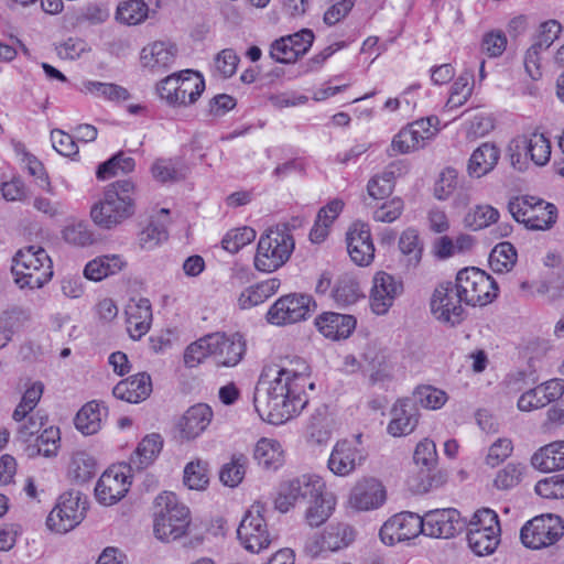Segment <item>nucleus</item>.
Here are the masks:
<instances>
[{
  "label": "nucleus",
  "mask_w": 564,
  "mask_h": 564,
  "mask_svg": "<svg viewBox=\"0 0 564 564\" xmlns=\"http://www.w3.org/2000/svg\"><path fill=\"white\" fill-rule=\"evenodd\" d=\"M270 371L275 376L267 380L269 373L261 375L254 388L253 405L263 421L279 425L303 411L308 402L305 388L314 389V383H308L311 368L301 357L286 359Z\"/></svg>",
  "instance_id": "nucleus-1"
},
{
  "label": "nucleus",
  "mask_w": 564,
  "mask_h": 564,
  "mask_svg": "<svg viewBox=\"0 0 564 564\" xmlns=\"http://www.w3.org/2000/svg\"><path fill=\"white\" fill-rule=\"evenodd\" d=\"M137 209V191L131 180H118L105 188L91 206L90 217L101 229H113L130 219Z\"/></svg>",
  "instance_id": "nucleus-2"
},
{
  "label": "nucleus",
  "mask_w": 564,
  "mask_h": 564,
  "mask_svg": "<svg viewBox=\"0 0 564 564\" xmlns=\"http://www.w3.org/2000/svg\"><path fill=\"white\" fill-rule=\"evenodd\" d=\"M294 239L286 224L269 228L261 235L254 267L262 272H273L281 268L291 257L294 250Z\"/></svg>",
  "instance_id": "nucleus-3"
},
{
  "label": "nucleus",
  "mask_w": 564,
  "mask_h": 564,
  "mask_svg": "<svg viewBox=\"0 0 564 564\" xmlns=\"http://www.w3.org/2000/svg\"><path fill=\"white\" fill-rule=\"evenodd\" d=\"M155 501L161 508L154 519L156 538L173 541L185 535L191 523L189 509L171 491L159 495Z\"/></svg>",
  "instance_id": "nucleus-4"
},
{
  "label": "nucleus",
  "mask_w": 564,
  "mask_h": 564,
  "mask_svg": "<svg viewBox=\"0 0 564 564\" xmlns=\"http://www.w3.org/2000/svg\"><path fill=\"white\" fill-rule=\"evenodd\" d=\"M508 210L517 223L531 230L550 229L557 218V209L553 204L529 195L511 198Z\"/></svg>",
  "instance_id": "nucleus-5"
},
{
  "label": "nucleus",
  "mask_w": 564,
  "mask_h": 564,
  "mask_svg": "<svg viewBox=\"0 0 564 564\" xmlns=\"http://www.w3.org/2000/svg\"><path fill=\"white\" fill-rule=\"evenodd\" d=\"M205 89L203 76L195 70L185 69L162 79L158 85L161 99L171 106L194 104Z\"/></svg>",
  "instance_id": "nucleus-6"
},
{
  "label": "nucleus",
  "mask_w": 564,
  "mask_h": 564,
  "mask_svg": "<svg viewBox=\"0 0 564 564\" xmlns=\"http://www.w3.org/2000/svg\"><path fill=\"white\" fill-rule=\"evenodd\" d=\"M464 303L467 305H486L497 296L498 284L485 271L478 268H465L456 275L455 281Z\"/></svg>",
  "instance_id": "nucleus-7"
},
{
  "label": "nucleus",
  "mask_w": 564,
  "mask_h": 564,
  "mask_svg": "<svg viewBox=\"0 0 564 564\" xmlns=\"http://www.w3.org/2000/svg\"><path fill=\"white\" fill-rule=\"evenodd\" d=\"M325 484L317 475L303 474L280 482L274 499V507L280 512H288L297 502L308 501L312 497L319 496Z\"/></svg>",
  "instance_id": "nucleus-8"
},
{
  "label": "nucleus",
  "mask_w": 564,
  "mask_h": 564,
  "mask_svg": "<svg viewBox=\"0 0 564 564\" xmlns=\"http://www.w3.org/2000/svg\"><path fill=\"white\" fill-rule=\"evenodd\" d=\"M267 508L262 503H253L245 513L237 529L240 544L250 553H260L272 543L264 513Z\"/></svg>",
  "instance_id": "nucleus-9"
},
{
  "label": "nucleus",
  "mask_w": 564,
  "mask_h": 564,
  "mask_svg": "<svg viewBox=\"0 0 564 564\" xmlns=\"http://www.w3.org/2000/svg\"><path fill=\"white\" fill-rule=\"evenodd\" d=\"M564 535V521L560 516L545 513L525 522L520 531L524 546L540 550L555 544Z\"/></svg>",
  "instance_id": "nucleus-10"
},
{
  "label": "nucleus",
  "mask_w": 564,
  "mask_h": 564,
  "mask_svg": "<svg viewBox=\"0 0 564 564\" xmlns=\"http://www.w3.org/2000/svg\"><path fill=\"white\" fill-rule=\"evenodd\" d=\"M316 303L311 295L290 293L279 297L267 312L268 323L284 326L305 321L315 311Z\"/></svg>",
  "instance_id": "nucleus-11"
},
{
  "label": "nucleus",
  "mask_w": 564,
  "mask_h": 564,
  "mask_svg": "<svg viewBox=\"0 0 564 564\" xmlns=\"http://www.w3.org/2000/svg\"><path fill=\"white\" fill-rule=\"evenodd\" d=\"M87 508V501L79 491L64 492L50 512L46 525L57 533H66L84 520Z\"/></svg>",
  "instance_id": "nucleus-12"
},
{
  "label": "nucleus",
  "mask_w": 564,
  "mask_h": 564,
  "mask_svg": "<svg viewBox=\"0 0 564 564\" xmlns=\"http://www.w3.org/2000/svg\"><path fill=\"white\" fill-rule=\"evenodd\" d=\"M463 302L464 300L456 283L445 282L435 288L430 301V307L437 321L455 326L465 318V310L462 306Z\"/></svg>",
  "instance_id": "nucleus-13"
},
{
  "label": "nucleus",
  "mask_w": 564,
  "mask_h": 564,
  "mask_svg": "<svg viewBox=\"0 0 564 564\" xmlns=\"http://www.w3.org/2000/svg\"><path fill=\"white\" fill-rule=\"evenodd\" d=\"M423 518L416 513L404 511L387 520L380 529V539L387 545L409 541L423 533Z\"/></svg>",
  "instance_id": "nucleus-14"
},
{
  "label": "nucleus",
  "mask_w": 564,
  "mask_h": 564,
  "mask_svg": "<svg viewBox=\"0 0 564 564\" xmlns=\"http://www.w3.org/2000/svg\"><path fill=\"white\" fill-rule=\"evenodd\" d=\"M423 534L436 539H449L466 528V520L457 509H435L423 517Z\"/></svg>",
  "instance_id": "nucleus-15"
},
{
  "label": "nucleus",
  "mask_w": 564,
  "mask_h": 564,
  "mask_svg": "<svg viewBox=\"0 0 564 564\" xmlns=\"http://www.w3.org/2000/svg\"><path fill=\"white\" fill-rule=\"evenodd\" d=\"M403 293V283L384 271L377 272L372 278L370 290V308L376 315L389 312L397 297Z\"/></svg>",
  "instance_id": "nucleus-16"
},
{
  "label": "nucleus",
  "mask_w": 564,
  "mask_h": 564,
  "mask_svg": "<svg viewBox=\"0 0 564 564\" xmlns=\"http://www.w3.org/2000/svg\"><path fill=\"white\" fill-rule=\"evenodd\" d=\"M121 467L107 469L98 479L95 496L104 506H112L121 500L129 491L131 481Z\"/></svg>",
  "instance_id": "nucleus-17"
},
{
  "label": "nucleus",
  "mask_w": 564,
  "mask_h": 564,
  "mask_svg": "<svg viewBox=\"0 0 564 564\" xmlns=\"http://www.w3.org/2000/svg\"><path fill=\"white\" fill-rule=\"evenodd\" d=\"M210 343L213 347L212 357L217 366L235 367L241 361L246 352V340L238 333L231 335L213 333Z\"/></svg>",
  "instance_id": "nucleus-18"
},
{
  "label": "nucleus",
  "mask_w": 564,
  "mask_h": 564,
  "mask_svg": "<svg viewBox=\"0 0 564 564\" xmlns=\"http://www.w3.org/2000/svg\"><path fill=\"white\" fill-rule=\"evenodd\" d=\"M347 251L350 259L360 267L369 265L375 258V246L369 226L354 223L346 234Z\"/></svg>",
  "instance_id": "nucleus-19"
},
{
  "label": "nucleus",
  "mask_w": 564,
  "mask_h": 564,
  "mask_svg": "<svg viewBox=\"0 0 564 564\" xmlns=\"http://www.w3.org/2000/svg\"><path fill=\"white\" fill-rule=\"evenodd\" d=\"M563 394L564 379L555 378L522 393L517 405L520 411L530 412L557 401Z\"/></svg>",
  "instance_id": "nucleus-20"
},
{
  "label": "nucleus",
  "mask_w": 564,
  "mask_h": 564,
  "mask_svg": "<svg viewBox=\"0 0 564 564\" xmlns=\"http://www.w3.org/2000/svg\"><path fill=\"white\" fill-rule=\"evenodd\" d=\"M391 420L387 432L393 437H402L411 434L417 426L420 412L411 398L398 399L390 411Z\"/></svg>",
  "instance_id": "nucleus-21"
},
{
  "label": "nucleus",
  "mask_w": 564,
  "mask_h": 564,
  "mask_svg": "<svg viewBox=\"0 0 564 564\" xmlns=\"http://www.w3.org/2000/svg\"><path fill=\"white\" fill-rule=\"evenodd\" d=\"M214 413L206 403H197L185 411L177 422L180 437L185 441L198 437L212 423Z\"/></svg>",
  "instance_id": "nucleus-22"
},
{
  "label": "nucleus",
  "mask_w": 564,
  "mask_h": 564,
  "mask_svg": "<svg viewBox=\"0 0 564 564\" xmlns=\"http://www.w3.org/2000/svg\"><path fill=\"white\" fill-rule=\"evenodd\" d=\"M361 449L348 441L337 442L327 462L328 469L337 476L351 474L365 460Z\"/></svg>",
  "instance_id": "nucleus-23"
},
{
  "label": "nucleus",
  "mask_w": 564,
  "mask_h": 564,
  "mask_svg": "<svg viewBox=\"0 0 564 564\" xmlns=\"http://www.w3.org/2000/svg\"><path fill=\"white\" fill-rule=\"evenodd\" d=\"M40 259L44 260L32 265H28L13 273L15 283L21 288L32 290L42 288L53 276V265L47 252L40 250Z\"/></svg>",
  "instance_id": "nucleus-24"
},
{
  "label": "nucleus",
  "mask_w": 564,
  "mask_h": 564,
  "mask_svg": "<svg viewBox=\"0 0 564 564\" xmlns=\"http://www.w3.org/2000/svg\"><path fill=\"white\" fill-rule=\"evenodd\" d=\"M386 499L382 485L373 479H364L356 484L349 497L351 507L357 510H370L379 508Z\"/></svg>",
  "instance_id": "nucleus-25"
},
{
  "label": "nucleus",
  "mask_w": 564,
  "mask_h": 564,
  "mask_svg": "<svg viewBox=\"0 0 564 564\" xmlns=\"http://www.w3.org/2000/svg\"><path fill=\"white\" fill-rule=\"evenodd\" d=\"M151 391L152 382L150 375L140 372L118 382L112 389V394L119 400L139 403L145 400Z\"/></svg>",
  "instance_id": "nucleus-26"
},
{
  "label": "nucleus",
  "mask_w": 564,
  "mask_h": 564,
  "mask_svg": "<svg viewBox=\"0 0 564 564\" xmlns=\"http://www.w3.org/2000/svg\"><path fill=\"white\" fill-rule=\"evenodd\" d=\"M356 318L352 315L326 312L316 317L317 329L333 340L345 339L350 336L356 327Z\"/></svg>",
  "instance_id": "nucleus-27"
},
{
  "label": "nucleus",
  "mask_w": 564,
  "mask_h": 564,
  "mask_svg": "<svg viewBox=\"0 0 564 564\" xmlns=\"http://www.w3.org/2000/svg\"><path fill=\"white\" fill-rule=\"evenodd\" d=\"M127 330L134 340L144 336L152 322V308L148 299L131 301L126 307Z\"/></svg>",
  "instance_id": "nucleus-28"
},
{
  "label": "nucleus",
  "mask_w": 564,
  "mask_h": 564,
  "mask_svg": "<svg viewBox=\"0 0 564 564\" xmlns=\"http://www.w3.org/2000/svg\"><path fill=\"white\" fill-rule=\"evenodd\" d=\"M500 150L494 143L484 142L470 155L467 172L471 177H481L495 169Z\"/></svg>",
  "instance_id": "nucleus-29"
},
{
  "label": "nucleus",
  "mask_w": 564,
  "mask_h": 564,
  "mask_svg": "<svg viewBox=\"0 0 564 564\" xmlns=\"http://www.w3.org/2000/svg\"><path fill=\"white\" fill-rule=\"evenodd\" d=\"M127 267L126 259L120 254H104L90 260L84 269V276L98 282L109 275L121 272Z\"/></svg>",
  "instance_id": "nucleus-30"
},
{
  "label": "nucleus",
  "mask_w": 564,
  "mask_h": 564,
  "mask_svg": "<svg viewBox=\"0 0 564 564\" xmlns=\"http://www.w3.org/2000/svg\"><path fill=\"white\" fill-rule=\"evenodd\" d=\"M514 145L522 149L524 156L539 166L545 165L551 158L550 140L543 134L534 132L531 135H520L514 139Z\"/></svg>",
  "instance_id": "nucleus-31"
},
{
  "label": "nucleus",
  "mask_w": 564,
  "mask_h": 564,
  "mask_svg": "<svg viewBox=\"0 0 564 564\" xmlns=\"http://www.w3.org/2000/svg\"><path fill=\"white\" fill-rule=\"evenodd\" d=\"M281 285L276 278H271L245 289L238 297V306L241 310H249L265 302L275 294Z\"/></svg>",
  "instance_id": "nucleus-32"
},
{
  "label": "nucleus",
  "mask_w": 564,
  "mask_h": 564,
  "mask_svg": "<svg viewBox=\"0 0 564 564\" xmlns=\"http://www.w3.org/2000/svg\"><path fill=\"white\" fill-rule=\"evenodd\" d=\"M531 464L544 473L564 469V441L552 442L541 447L533 454Z\"/></svg>",
  "instance_id": "nucleus-33"
},
{
  "label": "nucleus",
  "mask_w": 564,
  "mask_h": 564,
  "mask_svg": "<svg viewBox=\"0 0 564 564\" xmlns=\"http://www.w3.org/2000/svg\"><path fill=\"white\" fill-rule=\"evenodd\" d=\"M106 408L97 402H87L76 414L75 426L84 435H93L101 429L102 415H106Z\"/></svg>",
  "instance_id": "nucleus-34"
},
{
  "label": "nucleus",
  "mask_w": 564,
  "mask_h": 564,
  "mask_svg": "<svg viewBox=\"0 0 564 564\" xmlns=\"http://www.w3.org/2000/svg\"><path fill=\"white\" fill-rule=\"evenodd\" d=\"M175 59V50L164 42H155L141 52V63L144 67L160 70L169 67Z\"/></svg>",
  "instance_id": "nucleus-35"
},
{
  "label": "nucleus",
  "mask_w": 564,
  "mask_h": 564,
  "mask_svg": "<svg viewBox=\"0 0 564 564\" xmlns=\"http://www.w3.org/2000/svg\"><path fill=\"white\" fill-rule=\"evenodd\" d=\"M398 171L399 167L395 164H390L381 173L372 176L367 184L369 196L375 199L389 197L394 189Z\"/></svg>",
  "instance_id": "nucleus-36"
},
{
  "label": "nucleus",
  "mask_w": 564,
  "mask_h": 564,
  "mask_svg": "<svg viewBox=\"0 0 564 564\" xmlns=\"http://www.w3.org/2000/svg\"><path fill=\"white\" fill-rule=\"evenodd\" d=\"M254 458L265 468L276 469L283 462V451L276 440L261 438L254 448Z\"/></svg>",
  "instance_id": "nucleus-37"
},
{
  "label": "nucleus",
  "mask_w": 564,
  "mask_h": 564,
  "mask_svg": "<svg viewBox=\"0 0 564 564\" xmlns=\"http://www.w3.org/2000/svg\"><path fill=\"white\" fill-rule=\"evenodd\" d=\"M467 541L476 555H489L495 552L500 542V531L488 530V532H480L479 529H469Z\"/></svg>",
  "instance_id": "nucleus-38"
},
{
  "label": "nucleus",
  "mask_w": 564,
  "mask_h": 564,
  "mask_svg": "<svg viewBox=\"0 0 564 564\" xmlns=\"http://www.w3.org/2000/svg\"><path fill=\"white\" fill-rule=\"evenodd\" d=\"M474 73L473 70H464L451 87L449 98L446 107L451 110L457 109L465 105L473 94Z\"/></svg>",
  "instance_id": "nucleus-39"
},
{
  "label": "nucleus",
  "mask_w": 564,
  "mask_h": 564,
  "mask_svg": "<svg viewBox=\"0 0 564 564\" xmlns=\"http://www.w3.org/2000/svg\"><path fill=\"white\" fill-rule=\"evenodd\" d=\"M134 167V159L126 155L123 152H119L98 165L96 177L100 181H106L117 176L119 173L128 174L132 172Z\"/></svg>",
  "instance_id": "nucleus-40"
},
{
  "label": "nucleus",
  "mask_w": 564,
  "mask_h": 564,
  "mask_svg": "<svg viewBox=\"0 0 564 564\" xmlns=\"http://www.w3.org/2000/svg\"><path fill=\"white\" fill-rule=\"evenodd\" d=\"M310 507L306 510V521L311 527L322 525L332 514L334 509V499L322 490L319 496L312 497Z\"/></svg>",
  "instance_id": "nucleus-41"
},
{
  "label": "nucleus",
  "mask_w": 564,
  "mask_h": 564,
  "mask_svg": "<svg viewBox=\"0 0 564 564\" xmlns=\"http://www.w3.org/2000/svg\"><path fill=\"white\" fill-rule=\"evenodd\" d=\"M163 440L160 434L145 436L138 445L131 460L138 468L148 467L160 454Z\"/></svg>",
  "instance_id": "nucleus-42"
},
{
  "label": "nucleus",
  "mask_w": 564,
  "mask_h": 564,
  "mask_svg": "<svg viewBox=\"0 0 564 564\" xmlns=\"http://www.w3.org/2000/svg\"><path fill=\"white\" fill-rule=\"evenodd\" d=\"M96 475V462L93 456L86 452H77L73 455L68 476L73 481L85 484Z\"/></svg>",
  "instance_id": "nucleus-43"
},
{
  "label": "nucleus",
  "mask_w": 564,
  "mask_h": 564,
  "mask_svg": "<svg viewBox=\"0 0 564 564\" xmlns=\"http://www.w3.org/2000/svg\"><path fill=\"white\" fill-rule=\"evenodd\" d=\"M399 249L406 258L408 268H416L419 265L422 259L423 246L415 229L408 228L401 234Z\"/></svg>",
  "instance_id": "nucleus-44"
},
{
  "label": "nucleus",
  "mask_w": 564,
  "mask_h": 564,
  "mask_svg": "<svg viewBox=\"0 0 564 564\" xmlns=\"http://www.w3.org/2000/svg\"><path fill=\"white\" fill-rule=\"evenodd\" d=\"M355 540V531L348 524L329 525L322 535V546L330 551L346 547Z\"/></svg>",
  "instance_id": "nucleus-45"
},
{
  "label": "nucleus",
  "mask_w": 564,
  "mask_h": 564,
  "mask_svg": "<svg viewBox=\"0 0 564 564\" xmlns=\"http://www.w3.org/2000/svg\"><path fill=\"white\" fill-rule=\"evenodd\" d=\"M517 262V250L508 241L498 243L490 252L489 264L492 271L503 273L510 271Z\"/></svg>",
  "instance_id": "nucleus-46"
},
{
  "label": "nucleus",
  "mask_w": 564,
  "mask_h": 564,
  "mask_svg": "<svg viewBox=\"0 0 564 564\" xmlns=\"http://www.w3.org/2000/svg\"><path fill=\"white\" fill-rule=\"evenodd\" d=\"M412 401L427 410L441 409L447 401L445 391L430 384L419 386L413 391Z\"/></svg>",
  "instance_id": "nucleus-47"
},
{
  "label": "nucleus",
  "mask_w": 564,
  "mask_h": 564,
  "mask_svg": "<svg viewBox=\"0 0 564 564\" xmlns=\"http://www.w3.org/2000/svg\"><path fill=\"white\" fill-rule=\"evenodd\" d=\"M332 296L339 305H351L361 296L359 284L351 276H340L332 291Z\"/></svg>",
  "instance_id": "nucleus-48"
},
{
  "label": "nucleus",
  "mask_w": 564,
  "mask_h": 564,
  "mask_svg": "<svg viewBox=\"0 0 564 564\" xmlns=\"http://www.w3.org/2000/svg\"><path fill=\"white\" fill-rule=\"evenodd\" d=\"M209 481L208 463L202 459L189 462L184 468V485L193 490H203Z\"/></svg>",
  "instance_id": "nucleus-49"
},
{
  "label": "nucleus",
  "mask_w": 564,
  "mask_h": 564,
  "mask_svg": "<svg viewBox=\"0 0 564 564\" xmlns=\"http://www.w3.org/2000/svg\"><path fill=\"white\" fill-rule=\"evenodd\" d=\"M59 440V430L57 427L51 426L45 429L36 437V444L28 447L30 452L29 455L33 456L37 454L45 457L55 456L57 454Z\"/></svg>",
  "instance_id": "nucleus-50"
},
{
  "label": "nucleus",
  "mask_w": 564,
  "mask_h": 564,
  "mask_svg": "<svg viewBox=\"0 0 564 564\" xmlns=\"http://www.w3.org/2000/svg\"><path fill=\"white\" fill-rule=\"evenodd\" d=\"M148 11V6L142 0L126 1L117 9V20L129 25H135L147 19Z\"/></svg>",
  "instance_id": "nucleus-51"
},
{
  "label": "nucleus",
  "mask_w": 564,
  "mask_h": 564,
  "mask_svg": "<svg viewBox=\"0 0 564 564\" xmlns=\"http://www.w3.org/2000/svg\"><path fill=\"white\" fill-rule=\"evenodd\" d=\"M247 457L243 455L232 456L231 460L225 464L219 473L220 481L228 487H237L246 474Z\"/></svg>",
  "instance_id": "nucleus-52"
},
{
  "label": "nucleus",
  "mask_w": 564,
  "mask_h": 564,
  "mask_svg": "<svg viewBox=\"0 0 564 564\" xmlns=\"http://www.w3.org/2000/svg\"><path fill=\"white\" fill-rule=\"evenodd\" d=\"M256 239V230L245 226L229 230L223 238V248L231 253L238 252L241 248Z\"/></svg>",
  "instance_id": "nucleus-53"
},
{
  "label": "nucleus",
  "mask_w": 564,
  "mask_h": 564,
  "mask_svg": "<svg viewBox=\"0 0 564 564\" xmlns=\"http://www.w3.org/2000/svg\"><path fill=\"white\" fill-rule=\"evenodd\" d=\"M63 238L66 242L78 247L90 246L96 240L89 225L84 221L66 226L63 230Z\"/></svg>",
  "instance_id": "nucleus-54"
},
{
  "label": "nucleus",
  "mask_w": 564,
  "mask_h": 564,
  "mask_svg": "<svg viewBox=\"0 0 564 564\" xmlns=\"http://www.w3.org/2000/svg\"><path fill=\"white\" fill-rule=\"evenodd\" d=\"M212 334H208L187 346L184 352V362L187 367H195L205 358L212 357Z\"/></svg>",
  "instance_id": "nucleus-55"
},
{
  "label": "nucleus",
  "mask_w": 564,
  "mask_h": 564,
  "mask_svg": "<svg viewBox=\"0 0 564 564\" xmlns=\"http://www.w3.org/2000/svg\"><path fill=\"white\" fill-rule=\"evenodd\" d=\"M404 210V202L400 197H393L378 205L372 213V218L379 223H393L400 218Z\"/></svg>",
  "instance_id": "nucleus-56"
},
{
  "label": "nucleus",
  "mask_w": 564,
  "mask_h": 564,
  "mask_svg": "<svg viewBox=\"0 0 564 564\" xmlns=\"http://www.w3.org/2000/svg\"><path fill=\"white\" fill-rule=\"evenodd\" d=\"M467 532L469 529H479L480 532H488V530L500 531L498 514L488 508L477 510L469 522L466 521Z\"/></svg>",
  "instance_id": "nucleus-57"
},
{
  "label": "nucleus",
  "mask_w": 564,
  "mask_h": 564,
  "mask_svg": "<svg viewBox=\"0 0 564 564\" xmlns=\"http://www.w3.org/2000/svg\"><path fill=\"white\" fill-rule=\"evenodd\" d=\"M499 219V212L492 206H477L473 213H469L465 221L474 230L482 229L496 223Z\"/></svg>",
  "instance_id": "nucleus-58"
},
{
  "label": "nucleus",
  "mask_w": 564,
  "mask_h": 564,
  "mask_svg": "<svg viewBox=\"0 0 564 564\" xmlns=\"http://www.w3.org/2000/svg\"><path fill=\"white\" fill-rule=\"evenodd\" d=\"M524 467L520 464L510 463L495 478V486L498 489L508 490L517 486L522 477Z\"/></svg>",
  "instance_id": "nucleus-59"
},
{
  "label": "nucleus",
  "mask_w": 564,
  "mask_h": 564,
  "mask_svg": "<svg viewBox=\"0 0 564 564\" xmlns=\"http://www.w3.org/2000/svg\"><path fill=\"white\" fill-rule=\"evenodd\" d=\"M458 183V173L453 167L445 169L435 184L434 194L440 200L447 199L456 189Z\"/></svg>",
  "instance_id": "nucleus-60"
},
{
  "label": "nucleus",
  "mask_w": 564,
  "mask_h": 564,
  "mask_svg": "<svg viewBox=\"0 0 564 564\" xmlns=\"http://www.w3.org/2000/svg\"><path fill=\"white\" fill-rule=\"evenodd\" d=\"M561 31L562 26L557 21H546L540 25L539 33L532 45L535 46L538 51H545L558 37Z\"/></svg>",
  "instance_id": "nucleus-61"
},
{
  "label": "nucleus",
  "mask_w": 564,
  "mask_h": 564,
  "mask_svg": "<svg viewBox=\"0 0 564 564\" xmlns=\"http://www.w3.org/2000/svg\"><path fill=\"white\" fill-rule=\"evenodd\" d=\"M291 40V37L282 36L273 41L270 46L271 58L281 64H290L296 62L299 56L289 43Z\"/></svg>",
  "instance_id": "nucleus-62"
},
{
  "label": "nucleus",
  "mask_w": 564,
  "mask_h": 564,
  "mask_svg": "<svg viewBox=\"0 0 564 564\" xmlns=\"http://www.w3.org/2000/svg\"><path fill=\"white\" fill-rule=\"evenodd\" d=\"M413 459L416 465L432 468L437 460L435 443L429 438L421 441L415 447Z\"/></svg>",
  "instance_id": "nucleus-63"
},
{
  "label": "nucleus",
  "mask_w": 564,
  "mask_h": 564,
  "mask_svg": "<svg viewBox=\"0 0 564 564\" xmlns=\"http://www.w3.org/2000/svg\"><path fill=\"white\" fill-rule=\"evenodd\" d=\"M51 141L53 148L64 156H72L78 153V147L73 134H68L59 129L51 131Z\"/></svg>",
  "instance_id": "nucleus-64"
}]
</instances>
